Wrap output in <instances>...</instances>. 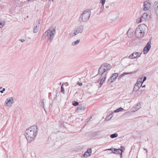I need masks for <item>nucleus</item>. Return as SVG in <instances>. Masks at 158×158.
Returning <instances> with one entry per match:
<instances>
[{"instance_id": "f257e3e1", "label": "nucleus", "mask_w": 158, "mask_h": 158, "mask_svg": "<svg viewBox=\"0 0 158 158\" xmlns=\"http://www.w3.org/2000/svg\"><path fill=\"white\" fill-rule=\"evenodd\" d=\"M37 131V127L36 125L31 126L26 130L25 135L28 142H31L34 140Z\"/></svg>"}, {"instance_id": "f03ea898", "label": "nucleus", "mask_w": 158, "mask_h": 158, "mask_svg": "<svg viewBox=\"0 0 158 158\" xmlns=\"http://www.w3.org/2000/svg\"><path fill=\"white\" fill-rule=\"evenodd\" d=\"M110 65L108 63H104L102 64L99 68L98 74L101 75L102 77L100 81V87L105 81L107 71L110 70Z\"/></svg>"}, {"instance_id": "7ed1b4c3", "label": "nucleus", "mask_w": 158, "mask_h": 158, "mask_svg": "<svg viewBox=\"0 0 158 158\" xmlns=\"http://www.w3.org/2000/svg\"><path fill=\"white\" fill-rule=\"evenodd\" d=\"M146 26L144 24H141L138 26L135 31V36L138 38H142L144 35L146 31Z\"/></svg>"}, {"instance_id": "20e7f679", "label": "nucleus", "mask_w": 158, "mask_h": 158, "mask_svg": "<svg viewBox=\"0 0 158 158\" xmlns=\"http://www.w3.org/2000/svg\"><path fill=\"white\" fill-rule=\"evenodd\" d=\"M91 15V12L89 9L85 10L81 14L79 19V22L80 23L86 22L89 19Z\"/></svg>"}, {"instance_id": "39448f33", "label": "nucleus", "mask_w": 158, "mask_h": 158, "mask_svg": "<svg viewBox=\"0 0 158 158\" xmlns=\"http://www.w3.org/2000/svg\"><path fill=\"white\" fill-rule=\"evenodd\" d=\"M55 34L56 28H51L45 32L42 38H45V37H47L48 39L50 42H51L53 39Z\"/></svg>"}, {"instance_id": "423d86ee", "label": "nucleus", "mask_w": 158, "mask_h": 158, "mask_svg": "<svg viewBox=\"0 0 158 158\" xmlns=\"http://www.w3.org/2000/svg\"><path fill=\"white\" fill-rule=\"evenodd\" d=\"M151 4L149 0L145 1L143 5V10L144 11L148 10L150 8Z\"/></svg>"}, {"instance_id": "0eeeda50", "label": "nucleus", "mask_w": 158, "mask_h": 158, "mask_svg": "<svg viewBox=\"0 0 158 158\" xmlns=\"http://www.w3.org/2000/svg\"><path fill=\"white\" fill-rule=\"evenodd\" d=\"M84 26L81 25L77 28L74 31V34L76 35L79 33H81L83 31Z\"/></svg>"}, {"instance_id": "6e6552de", "label": "nucleus", "mask_w": 158, "mask_h": 158, "mask_svg": "<svg viewBox=\"0 0 158 158\" xmlns=\"http://www.w3.org/2000/svg\"><path fill=\"white\" fill-rule=\"evenodd\" d=\"M106 150H110L112 151H113V150H114V152H111V153H116V154H120L121 155L122 154V152H123V151L122 149H115V148H110V149H108L105 150H104V151H106Z\"/></svg>"}, {"instance_id": "1a4fd4ad", "label": "nucleus", "mask_w": 158, "mask_h": 158, "mask_svg": "<svg viewBox=\"0 0 158 158\" xmlns=\"http://www.w3.org/2000/svg\"><path fill=\"white\" fill-rule=\"evenodd\" d=\"M151 41L149 40L148 41L144 48L143 52L144 54H147L149 51L151 47Z\"/></svg>"}, {"instance_id": "9d476101", "label": "nucleus", "mask_w": 158, "mask_h": 158, "mask_svg": "<svg viewBox=\"0 0 158 158\" xmlns=\"http://www.w3.org/2000/svg\"><path fill=\"white\" fill-rule=\"evenodd\" d=\"M140 54L139 52H135L129 56L128 58L130 59H135L137 57H140Z\"/></svg>"}, {"instance_id": "9b49d317", "label": "nucleus", "mask_w": 158, "mask_h": 158, "mask_svg": "<svg viewBox=\"0 0 158 158\" xmlns=\"http://www.w3.org/2000/svg\"><path fill=\"white\" fill-rule=\"evenodd\" d=\"M14 102V100L12 97H10L7 98L5 102V104H6L7 106L10 107L11 105L10 104V103L12 104Z\"/></svg>"}, {"instance_id": "f8f14e48", "label": "nucleus", "mask_w": 158, "mask_h": 158, "mask_svg": "<svg viewBox=\"0 0 158 158\" xmlns=\"http://www.w3.org/2000/svg\"><path fill=\"white\" fill-rule=\"evenodd\" d=\"M118 76V73H115L113 74L110 78L108 80V81L110 82V83L114 81L116 79L117 77Z\"/></svg>"}, {"instance_id": "ddd939ff", "label": "nucleus", "mask_w": 158, "mask_h": 158, "mask_svg": "<svg viewBox=\"0 0 158 158\" xmlns=\"http://www.w3.org/2000/svg\"><path fill=\"white\" fill-rule=\"evenodd\" d=\"M36 22L37 23H36L35 25V26L33 30V32L34 33H37L39 30L40 21L38 20Z\"/></svg>"}, {"instance_id": "4468645a", "label": "nucleus", "mask_w": 158, "mask_h": 158, "mask_svg": "<svg viewBox=\"0 0 158 158\" xmlns=\"http://www.w3.org/2000/svg\"><path fill=\"white\" fill-rule=\"evenodd\" d=\"M142 106V103L140 102L138 103L134 107L132 108V109L133 112H135L140 109Z\"/></svg>"}, {"instance_id": "2eb2a0df", "label": "nucleus", "mask_w": 158, "mask_h": 158, "mask_svg": "<svg viewBox=\"0 0 158 158\" xmlns=\"http://www.w3.org/2000/svg\"><path fill=\"white\" fill-rule=\"evenodd\" d=\"M91 149H89L87 150L86 152H85L83 155V156L84 157H86L90 156L91 154Z\"/></svg>"}, {"instance_id": "dca6fc26", "label": "nucleus", "mask_w": 158, "mask_h": 158, "mask_svg": "<svg viewBox=\"0 0 158 158\" xmlns=\"http://www.w3.org/2000/svg\"><path fill=\"white\" fill-rule=\"evenodd\" d=\"M141 17L143 19L147 20H149L150 18V16L146 13H143Z\"/></svg>"}, {"instance_id": "f3484780", "label": "nucleus", "mask_w": 158, "mask_h": 158, "mask_svg": "<svg viewBox=\"0 0 158 158\" xmlns=\"http://www.w3.org/2000/svg\"><path fill=\"white\" fill-rule=\"evenodd\" d=\"M142 78L138 79L137 80V82L136 83L135 85L137 86H138L139 87L142 86L143 83H142Z\"/></svg>"}, {"instance_id": "a211bd4d", "label": "nucleus", "mask_w": 158, "mask_h": 158, "mask_svg": "<svg viewBox=\"0 0 158 158\" xmlns=\"http://www.w3.org/2000/svg\"><path fill=\"white\" fill-rule=\"evenodd\" d=\"M133 31L131 29L129 28L127 32V35L129 37H131L133 35Z\"/></svg>"}, {"instance_id": "6ab92c4d", "label": "nucleus", "mask_w": 158, "mask_h": 158, "mask_svg": "<svg viewBox=\"0 0 158 158\" xmlns=\"http://www.w3.org/2000/svg\"><path fill=\"white\" fill-rule=\"evenodd\" d=\"M85 109V108L84 106H79L77 109V110L78 112H80L84 111Z\"/></svg>"}, {"instance_id": "aec40b11", "label": "nucleus", "mask_w": 158, "mask_h": 158, "mask_svg": "<svg viewBox=\"0 0 158 158\" xmlns=\"http://www.w3.org/2000/svg\"><path fill=\"white\" fill-rule=\"evenodd\" d=\"M139 87L138 86L135 85L133 89V91L135 92H136L139 89Z\"/></svg>"}, {"instance_id": "412c9836", "label": "nucleus", "mask_w": 158, "mask_h": 158, "mask_svg": "<svg viewBox=\"0 0 158 158\" xmlns=\"http://www.w3.org/2000/svg\"><path fill=\"white\" fill-rule=\"evenodd\" d=\"M80 42V40H76L72 43V45L73 46H75L76 45L78 44H79Z\"/></svg>"}, {"instance_id": "4be33fe9", "label": "nucleus", "mask_w": 158, "mask_h": 158, "mask_svg": "<svg viewBox=\"0 0 158 158\" xmlns=\"http://www.w3.org/2000/svg\"><path fill=\"white\" fill-rule=\"evenodd\" d=\"M118 136V134L117 133H114L111 134L110 135V136L111 138L113 139L117 137Z\"/></svg>"}, {"instance_id": "5701e85b", "label": "nucleus", "mask_w": 158, "mask_h": 158, "mask_svg": "<svg viewBox=\"0 0 158 158\" xmlns=\"http://www.w3.org/2000/svg\"><path fill=\"white\" fill-rule=\"evenodd\" d=\"M123 110V109L121 107H120V108H118L116 110H115L114 111V113H117L119 111H122Z\"/></svg>"}, {"instance_id": "b1692460", "label": "nucleus", "mask_w": 158, "mask_h": 158, "mask_svg": "<svg viewBox=\"0 0 158 158\" xmlns=\"http://www.w3.org/2000/svg\"><path fill=\"white\" fill-rule=\"evenodd\" d=\"M5 21L1 22L0 20V28H2L5 25Z\"/></svg>"}, {"instance_id": "393cba45", "label": "nucleus", "mask_w": 158, "mask_h": 158, "mask_svg": "<svg viewBox=\"0 0 158 158\" xmlns=\"http://www.w3.org/2000/svg\"><path fill=\"white\" fill-rule=\"evenodd\" d=\"M141 19L140 17L138 18L136 20V22L138 24L141 22Z\"/></svg>"}, {"instance_id": "a878e982", "label": "nucleus", "mask_w": 158, "mask_h": 158, "mask_svg": "<svg viewBox=\"0 0 158 158\" xmlns=\"http://www.w3.org/2000/svg\"><path fill=\"white\" fill-rule=\"evenodd\" d=\"M131 73H122L121 75L120 76L121 77H122L125 76L126 75L130 74Z\"/></svg>"}, {"instance_id": "bb28decb", "label": "nucleus", "mask_w": 158, "mask_h": 158, "mask_svg": "<svg viewBox=\"0 0 158 158\" xmlns=\"http://www.w3.org/2000/svg\"><path fill=\"white\" fill-rule=\"evenodd\" d=\"M79 103L77 102L74 101L73 102V105L75 106H77L78 105Z\"/></svg>"}, {"instance_id": "cd10ccee", "label": "nucleus", "mask_w": 158, "mask_h": 158, "mask_svg": "<svg viewBox=\"0 0 158 158\" xmlns=\"http://www.w3.org/2000/svg\"><path fill=\"white\" fill-rule=\"evenodd\" d=\"M106 0H101V2L102 3V6H103V4H104Z\"/></svg>"}, {"instance_id": "c85d7f7f", "label": "nucleus", "mask_w": 158, "mask_h": 158, "mask_svg": "<svg viewBox=\"0 0 158 158\" xmlns=\"http://www.w3.org/2000/svg\"><path fill=\"white\" fill-rule=\"evenodd\" d=\"M64 89L62 85L61 87V92L63 93V94H64Z\"/></svg>"}, {"instance_id": "c756f323", "label": "nucleus", "mask_w": 158, "mask_h": 158, "mask_svg": "<svg viewBox=\"0 0 158 158\" xmlns=\"http://www.w3.org/2000/svg\"><path fill=\"white\" fill-rule=\"evenodd\" d=\"M113 114H109L107 116V117H110V119L111 118L113 117Z\"/></svg>"}, {"instance_id": "7c9ffc66", "label": "nucleus", "mask_w": 158, "mask_h": 158, "mask_svg": "<svg viewBox=\"0 0 158 158\" xmlns=\"http://www.w3.org/2000/svg\"><path fill=\"white\" fill-rule=\"evenodd\" d=\"M5 89L4 88H3V89H2V90H1L0 91V92L1 93H3V92L5 91Z\"/></svg>"}, {"instance_id": "2f4dec72", "label": "nucleus", "mask_w": 158, "mask_h": 158, "mask_svg": "<svg viewBox=\"0 0 158 158\" xmlns=\"http://www.w3.org/2000/svg\"><path fill=\"white\" fill-rule=\"evenodd\" d=\"M100 132V131H98L97 132H95L94 133L96 135H99V133Z\"/></svg>"}, {"instance_id": "473e14b6", "label": "nucleus", "mask_w": 158, "mask_h": 158, "mask_svg": "<svg viewBox=\"0 0 158 158\" xmlns=\"http://www.w3.org/2000/svg\"><path fill=\"white\" fill-rule=\"evenodd\" d=\"M146 77H144V78H143V81H142V83H143V82L144 81H145L146 80Z\"/></svg>"}, {"instance_id": "72a5a7b5", "label": "nucleus", "mask_w": 158, "mask_h": 158, "mask_svg": "<svg viewBox=\"0 0 158 158\" xmlns=\"http://www.w3.org/2000/svg\"><path fill=\"white\" fill-rule=\"evenodd\" d=\"M44 100H43V102H42V106H43V107L44 108V101H43Z\"/></svg>"}, {"instance_id": "f704fd0d", "label": "nucleus", "mask_w": 158, "mask_h": 158, "mask_svg": "<svg viewBox=\"0 0 158 158\" xmlns=\"http://www.w3.org/2000/svg\"><path fill=\"white\" fill-rule=\"evenodd\" d=\"M78 85L80 86H81L82 85V84L81 83H78Z\"/></svg>"}, {"instance_id": "c9c22d12", "label": "nucleus", "mask_w": 158, "mask_h": 158, "mask_svg": "<svg viewBox=\"0 0 158 158\" xmlns=\"http://www.w3.org/2000/svg\"><path fill=\"white\" fill-rule=\"evenodd\" d=\"M104 8V4H103V6H101V8Z\"/></svg>"}, {"instance_id": "e433bc0d", "label": "nucleus", "mask_w": 158, "mask_h": 158, "mask_svg": "<svg viewBox=\"0 0 158 158\" xmlns=\"http://www.w3.org/2000/svg\"><path fill=\"white\" fill-rule=\"evenodd\" d=\"M21 41L22 42H24L25 41V40H21Z\"/></svg>"}, {"instance_id": "4c0bfd02", "label": "nucleus", "mask_w": 158, "mask_h": 158, "mask_svg": "<svg viewBox=\"0 0 158 158\" xmlns=\"http://www.w3.org/2000/svg\"><path fill=\"white\" fill-rule=\"evenodd\" d=\"M142 87H145V85H143V86H142Z\"/></svg>"}, {"instance_id": "58836bf2", "label": "nucleus", "mask_w": 158, "mask_h": 158, "mask_svg": "<svg viewBox=\"0 0 158 158\" xmlns=\"http://www.w3.org/2000/svg\"><path fill=\"white\" fill-rule=\"evenodd\" d=\"M144 150H145L146 151V152H147V150L145 149H144Z\"/></svg>"}, {"instance_id": "ea45409f", "label": "nucleus", "mask_w": 158, "mask_h": 158, "mask_svg": "<svg viewBox=\"0 0 158 158\" xmlns=\"http://www.w3.org/2000/svg\"><path fill=\"white\" fill-rule=\"evenodd\" d=\"M2 87H0V90H1V89H2Z\"/></svg>"}, {"instance_id": "a19ab883", "label": "nucleus", "mask_w": 158, "mask_h": 158, "mask_svg": "<svg viewBox=\"0 0 158 158\" xmlns=\"http://www.w3.org/2000/svg\"><path fill=\"white\" fill-rule=\"evenodd\" d=\"M49 1H53V0H49Z\"/></svg>"}, {"instance_id": "79ce46f5", "label": "nucleus", "mask_w": 158, "mask_h": 158, "mask_svg": "<svg viewBox=\"0 0 158 158\" xmlns=\"http://www.w3.org/2000/svg\"><path fill=\"white\" fill-rule=\"evenodd\" d=\"M108 7H109V6H106V8H108Z\"/></svg>"}, {"instance_id": "37998d69", "label": "nucleus", "mask_w": 158, "mask_h": 158, "mask_svg": "<svg viewBox=\"0 0 158 158\" xmlns=\"http://www.w3.org/2000/svg\"><path fill=\"white\" fill-rule=\"evenodd\" d=\"M157 125L158 126V122H157Z\"/></svg>"}]
</instances>
